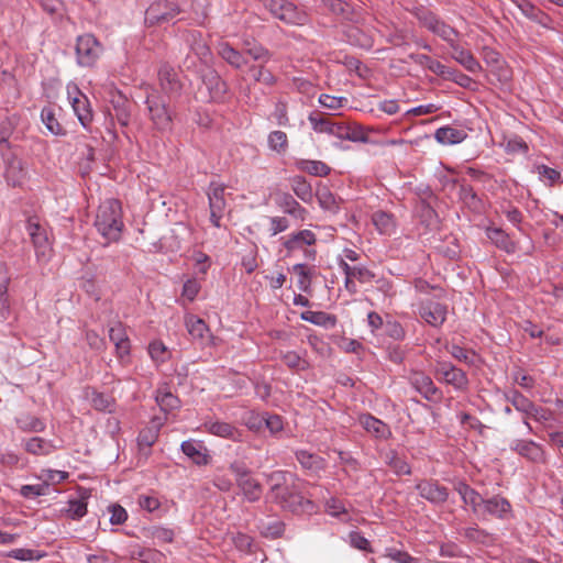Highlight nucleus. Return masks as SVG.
Instances as JSON below:
<instances>
[{"label": "nucleus", "instance_id": "nucleus-43", "mask_svg": "<svg viewBox=\"0 0 563 563\" xmlns=\"http://www.w3.org/2000/svg\"><path fill=\"white\" fill-rule=\"evenodd\" d=\"M411 58L417 63L418 65L428 68L430 71L438 76H446L450 73L448 71L446 67L441 64L440 62L431 58L428 55L424 54H418V55H411Z\"/></svg>", "mask_w": 563, "mask_h": 563}, {"label": "nucleus", "instance_id": "nucleus-55", "mask_svg": "<svg viewBox=\"0 0 563 563\" xmlns=\"http://www.w3.org/2000/svg\"><path fill=\"white\" fill-rule=\"evenodd\" d=\"M291 271L298 275V288L307 291L311 286V271L305 264H296Z\"/></svg>", "mask_w": 563, "mask_h": 563}, {"label": "nucleus", "instance_id": "nucleus-44", "mask_svg": "<svg viewBox=\"0 0 563 563\" xmlns=\"http://www.w3.org/2000/svg\"><path fill=\"white\" fill-rule=\"evenodd\" d=\"M349 42L362 48H371L373 46V38L369 34L361 30L358 26H351L346 31Z\"/></svg>", "mask_w": 563, "mask_h": 563}, {"label": "nucleus", "instance_id": "nucleus-47", "mask_svg": "<svg viewBox=\"0 0 563 563\" xmlns=\"http://www.w3.org/2000/svg\"><path fill=\"white\" fill-rule=\"evenodd\" d=\"M4 176L10 185H20L23 180V169L21 161L16 158L11 159L5 168Z\"/></svg>", "mask_w": 563, "mask_h": 563}, {"label": "nucleus", "instance_id": "nucleus-48", "mask_svg": "<svg viewBox=\"0 0 563 563\" xmlns=\"http://www.w3.org/2000/svg\"><path fill=\"white\" fill-rule=\"evenodd\" d=\"M41 118L47 130L54 135H64L65 130L55 117L52 108H44L41 112Z\"/></svg>", "mask_w": 563, "mask_h": 563}, {"label": "nucleus", "instance_id": "nucleus-7", "mask_svg": "<svg viewBox=\"0 0 563 563\" xmlns=\"http://www.w3.org/2000/svg\"><path fill=\"white\" fill-rule=\"evenodd\" d=\"M181 12L178 3L168 0H157L145 11L144 22L147 26L167 23Z\"/></svg>", "mask_w": 563, "mask_h": 563}, {"label": "nucleus", "instance_id": "nucleus-35", "mask_svg": "<svg viewBox=\"0 0 563 563\" xmlns=\"http://www.w3.org/2000/svg\"><path fill=\"white\" fill-rule=\"evenodd\" d=\"M488 239L499 249L506 251L507 253H514L516 251L515 242L509 238V235L499 228H488L487 231Z\"/></svg>", "mask_w": 563, "mask_h": 563}, {"label": "nucleus", "instance_id": "nucleus-24", "mask_svg": "<svg viewBox=\"0 0 563 563\" xmlns=\"http://www.w3.org/2000/svg\"><path fill=\"white\" fill-rule=\"evenodd\" d=\"M511 449L519 455L532 462H542L544 460V452L541 445L530 440H516Z\"/></svg>", "mask_w": 563, "mask_h": 563}, {"label": "nucleus", "instance_id": "nucleus-31", "mask_svg": "<svg viewBox=\"0 0 563 563\" xmlns=\"http://www.w3.org/2000/svg\"><path fill=\"white\" fill-rule=\"evenodd\" d=\"M452 47V57L461 64L466 70L471 73H477L482 69L478 60L473 56L470 51H466L457 45V42H454Z\"/></svg>", "mask_w": 563, "mask_h": 563}, {"label": "nucleus", "instance_id": "nucleus-22", "mask_svg": "<svg viewBox=\"0 0 563 563\" xmlns=\"http://www.w3.org/2000/svg\"><path fill=\"white\" fill-rule=\"evenodd\" d=\"M203 428L213 435L225 438L234 442L243 441V432L228 422L207 421L203 423Z\"/></svg>", "mask_w": 563, "mask_h": 563}, {"label": "nucleus", "instance_id": "nucleus-1", "mask_svg": "<svg viewBox=\"0 0 563 563\" xmlns=\"http://www.w3.org/2000/svg\"><path fill=\"white\" fill-rule=\"evenodd\" d=\"M268 498L294 514L311 512L313 503L302 495L301 482L291 473L275 471L267 475Z\"/></svg>", "mask_w": 563, "mask_h": 563}, {"label": "nucleus", "instance_id": "nucleus-36", "mask_svg": "<svg viewBox=\"0 0 563 563\" xmlns=\"http://www.w3.org/2000/svg\"><path fill=\"white\" fill-rule=\"evenodd\" d=\"M290 187L294 194L303 202L312 201L313 192L310 183L303 176H294L290 178Z\"/></svg>", "mask_w": 563, "mask_h": 563}, {"label": "nucleus", "instance_id": "nucleus-40", "mask_svg": "<svg viewBox=\"0 0 563 563\" xmlns=\"http://www.w3.org/2000/svg\"><path fill=\"white\" fill-rule=\"evenodd\" d=\"M156 402L165 412L177 409L180 405L179 399L166 386H162L156 391Z\"/></svg>", "mask_w": 563, "mask_h": 563}, {"label": "nucleus", "instance_id": "nucleus-56", "mask_svg": "<svg viewBox=\"0 0 563 563\" xmlns=\"http://www.w3.org/2000/svg\"><path fill=\"white\" fill-rule=\"evenodd\" d=\"M316 197L322 209L334 210L336 208V200L331 190L323 186L317 189Z\"/></svg>", "mask_w": 563, "mask_h": 563}, {"label": "nucleus", "instance_id": "nucleus-21", "mask_svg": "<svg viewBox=\"0 0 563 563\" xmlns=\"http://www.w3.org/2000/svg\"><path fill=\"white\" fill-rule=\"evenodd\" d=\"M511 511V505L505 497L500 495L493 496L485 499L479 516H492L499 519H505Z\"/></svg>", "mask_w": 563, "mask_h": 563}, {"label": "nucleus", "instance_id": "nucleus-3", "mask_svg": "<svg viewBox=\"0 0 563 563\" xmlns=\"http://www.w3.org/2000/svg\"><path fill=\"white\" fill-rule=\"evenodd\" d=\"M266 10L289 25H305L309 21L307 12L288 0H258Z\"/></svg>", "mask_w": 563, "mask_h": 563}, {"label": "nucleus", "instance_id": "nucleus-6", "mask_svg": "<svg viewBox=\"0 0 563 563\" xmlns=\"http://www.w3.org/2000/svg\"><path fill=\"white\" fill-rule=\"evenodd\" d=\"M26 230L35 249L38 262L46 263L52 256V243L47 230L35 218L27 220Z\"/></svg>", "mask_w": 563, "mask_h": 563}, {"label": "nucleus", "instance_id": "nucleus-41", "mask_svg": "<svg viewBox=\"0 0 563 563\" xmlns=\"http://www.w3.org/2000/svg\"><path fill=\"white\" fill-rule=\"evenodd\" d=\"M384 461L397 475H409L411 473V468L406 460L400 457L394 450L385 452Z\"/></svg>", "mask_w": 563, "mask_h": 563}, {"label": "nucleus", "instance_id": "nucleus-12", "mask_svg": "<svg viewBox=\"0 0 563 563\" xmlns=\"http://www.w3.org/2000/svg\"><path fill=\"white\" fill-rule=\"evenodd\" d=\"M185 325L192 340L198 341L200 345L214 346L218 344L217 338L211 334L208 324L201 318L187 314Z\"/></svg>", "mask_w": 563, "mask_h": 563}, {"label": "nucleus", "instance_id": "nucleus-32", "mask_svg": "<svg viewBox=\"0 0 563 563\" xmlns=\"http://www.w3.org/2000/svg\"><path fill=\"white\" fill-rule=\"evenodd\" d=\"M276 201L284 212L295 217L296 219L305 220V216L307 213L306 209L302 208L290 194L283 192L278 195Z\"/></svg>", "mask_w": 563, "mask_h": 563}, {"label": "nucleus", "instance_id": "nucleus-54", "mask_svg": "<svg viewBox=\"0 0 563 563\" xmlns=\"http://www.w3.org/2000/svg\"><path fill=\"white\" fill-rule=\"evenodd\" d=\"M515 4L525 16L532 21H540L543 16V12L528 0H516Z\"/></svg>", "mask_w": 563, "mask_h": 563}, {"label": "nucleus", "instance_id": "nucleus-38", "mask_svg": "<svg viewBox=\"0 0 563 563\" xmlns=\"http://www.w3.org/2000/svg\"><path fill=\"white\" fill-rule=\"evenodd\" d=\"M372 222L382 234H391L395 231L396 222L391 213L378 210L372 214Z\"/></svg>", "mask_w": 563, "mask_h": 563}, {"label": "nucleus", "instance_id": "nucleus-10", "mask_svg": "<svg viewBox=\"0 0 563 563\" xmlns=\"http://www.w3.org/2000/svg\"><path fill=\"white\" fill-rule=\"evenodd\" d=\"M224 191L225 186L217 181H211L207 191L210 208V221L216 228H220V221L227 209Z\"/></svg>", "mask_w": 563, "mask_h": 563}, {"label": "nucleus", "instance_id": "nucleus-52", "mask_svg": "<svg viewBox=\"0 0 563 563\" xmlns=\"http://www.w3.org/2000/svg\"><path fill=\"white\" fill-rule=\"evenodd\" d=\"M244 52L249 54L254 60H260L266 63L271 58V53L264 46L260 44H251L250 42H244Z\"/></svg>", "mask_w": 563, "mask_h": 563}, {"label": "nucleus", "instance_id": "nucleus-18", "mask_svg": "<svg viewBox=\"0 0 563 563\" xmlns=\"http://www.w3.org/2000/svg\"><path fill=\"white\" fill-rule=\"evenodd\" d=\"M308 120L314 132L327 133L339 139L343 122H334L327 114L318 111L311 112Z\"/></svg>", "mask_w": 563, "mask_h": 563}, {"label": "nucleus", "instance_id": "nucleus-20", "mask_svg": "<svg viewBox=\"0 0 563 563\" xmlns=\"http://www.w3.org/2000/svg\"><path fill=\"white\" fill-rule=\"evenodd\" d=\"M454 490L461 496L463 503L468 505L475 515L479 516L485 500L479 493L463 481L454 484Z\"/></svg>", "mask_w": 563, "mask_h": 563}, {"label": "nucleus", "instance_id": "nucleus-34", "mask_svg": "<svg viewBox=\"0 0 563 563\" xmlns=\"http://www.w3.org/2000/svg\"><path fill=\"white\" fill-rule=\"evenodd\" d=\"M162 426L163 421L161 422L159 419H153L151 424L140 431L137 437L139 445L150 449L156 442Z\"/></svg>", "mask_w": 563, "mask_h": 563}, {"label": "nucleus", "instance_id": "nucleus-5", "mask_svg": "<svg viewBox=\"0 0 563 563\" xmlns=\"http://www.w3.org/2000/svg\"><path fill=\"white\" fill-rule=\"evenodd\" d=\"M416 16L423 27L441 37L443 41L449 43L450 46L454 45V42H456L459 36V32L451 25L446 24L435 13L427 9H420L416 12Z\"/></svg>", "mask_w": 563, "mask_h": 563}, {"label": "nucleus", "instance_id": "nucleus-63", "mask_svg": "<svg viewBox=\"0 0 563 563\" xmlns=\"http://www.w3.org/2000/svg\"><path fill=\"white\" fill-rule=\"evenodd\" d=\"M527 418H532L548 427L547 423L553 419V412L547 408L533 405Z\"/></svg>", "mask_w": 563, "mask_h": 563}, {"label": "nucleus", "instance_id": "nucleus-46", "mask_svg": "<svg viewBox=\"0 0 563 563\" xmlns=\"http://www.w3.org/2000/svg\"><path fill=\"white\" fill-rule=\"evenodd\" d=\"M267 143H268V147L278 153V154H283L287 151L288 148V137H287V134L280 130H275V131H272L269 134H268V137H267Z\"/></svg>", "mask_w": 563, "mask_h": 563}, {"label": "nucleus", "instance_id": "nucleus-50", "mask_svg": "<svg viewBox=\"0 0 563 563\" xmlns=\"http://www.w3.org/2000/svg\"><path fill=\"white\" fill-rule=\"evenodd\" d=\"M8 556L19 561H38L45 558L46 553L31 549H13L9 552Z\"/></svg>", "mask_w": 563, "mask_h": 563}, {"label": "nucleus", "instance_id": "nucleus-37", "mask_svg": "<svg viewBox=\"0 0 563 563\" xmlns=\"http://www.w3.org/2000/svg\"><path fill=\"white\" fill-rule=\"evenodd\" d=\"M296 167L301 172L319 177H325L331 172L325 163L314 159H299L296 162Z\"/></svg>", "mask_w": 563, "mask_h": 563}, {"label": "nucleus", "instance_id": "nucleus-26", "mask_svg": "<svg viewBox=\"0 0 563 563\" xmlns=\"http://www.w3.org/2000/svg\"><path fill=\"white\" fill-rule=\"evenodd\" d=\"M360 424L372 435L377 439H388L391 435L389 427L382 420L372 415H361L358 418Z\"/></svg>", "mask_w": 563, "mask_h": 563}, {"label": "nucleus", "instance_id": "nucleus-4", "mask_svg": "<svg viewBox=\"0 0 563 563\" xmlns=\"http://www.w3.org/2000/svg\"><path fill=\"white\" fill-rule=\"evenodd\" d=\"M103 45L91 33H85L76 38V60L81 67H93L103 54Z\"/></svg>", "mask_w": 563, "mask_h": 563}, {"label": "nucleus", "instance_id": "nucleus-16", "mask_svg": "<svg viewBox=\"0 0 563 563\" xmlns=\"http://www.w3.org/2000/svg\"><path fill=\"white\" fill-rule=\"evenodd\" d=\"M412 387L420 393L427 400L433 401L441 397V391L434 385L433 380L422 372H412L409 377Z\"/></svg>", "mask_w": 563, "mask_h": 563}, {"label": "nucleus", "instance_id": "nucleus-42", "mask_svg": "<svg viewBox=\"0 0 563 563\" xmlns=\"http://www.w3.org/2000/svg\"><path fill=\"white\" fill-rule=\"evenodd\" d=\"M16 426L24 432H42L45 430V422L40 418L24 413L16 418Z\"/></svg>", "mask_w": 563, "mask_h": 563}, {"label": "nucleus", "instance_id": "nucleus-29", "mask_svg": "<svg viewBox=\"0 0 563 563\" xmlns=\"http://www.w3.org/2000/svg\"><path fill=\"white\" fill-rule=\"evenodd\" d=\"M236 485L245 500L250 503H255L261 499L263 494V487L261 483L255 477L252 476V474L246 478L239 481Z\"/></svg>", "mask_w": 563, "mask_h": 563}, {"label": "nucleus", "instance_id": "nucleus-53", "mask_svg": "<svg viewBox=\"0 0 563 563\" xmlns=\"http://www.w3.org/2000/svg\"><path fill=\"white\" fill-rule=\"evenodd\" d=\"M64 512L70 519H80L87 514V503L84 499L69 500Z\"/></svg>", "mask_w": 563, "mask_h": 563}, {"label": "nucleus", "instance_id": "nucleus-57", "mask_svg": "<svg viewBox=\"0 0 563 563\" xmlns=\"http://www.w3.org/2000/svg\"><path fill=\"white\" fill-rule=\"evenodd\" d=\"M508 400L516 408V410L525 413L526 417L529 415V412L532 409V406L534 405L530 399L525 397L519 391L511 393V395L508 396Z\"/></svg>", "mask_w": 563, "mask_h": 563}, {"label": "nucleus", "instance_id": "nucleus-49", "mask_svg": "<svg viewBox=\"0 0 563 563\" xmlns=\"http://www.w3.org/2000/svg\"><path fill=\"white\" fill-rule=\"evenodd\" d=\"M249 70L256 82H262L268 87H272L276 84V77L264 65H253L249 68Z\"/></svg>", "mask_w": 563, "mask_h": 563}, {"label": "nucleus", "instance_id": "nucleus-30", "mask_svg": "<svg viewBox=\"0 0 563 563\" xmlns=\"http://www.w3.org/2000/svg\"><path fill=\"white\" fill-rule=\"evenodd\" d=\"M467 134L464 130L450 125L439 128L434 133V139L443 145H453L461 143L466 139Z\"/></svg>", "mask_w": 563, "mask_h": 563}, {"label": "nucleus", "instance_id": "nucleus-33", "mask_svg": "<svg viewBox=\"0 0 563 563\" xmlns=\"http://www.w3.org/2000/svg\"><path fill=\"white\" fill-rule=\"evenodd\" d=\"M300 318L303 321L310 322L312 324L323 327V328H333L336 324V317L334 314L327 313L324 311H312L307 310L301 312Z\"/></svg>", "mask_w": 563, "mask_h": 563}, {"label": "nucleus", "instance_id": "nucleus-51", "mask_svg": "<svg viewBox=\"0 0 563 563\" xmlns=\"http://www.w3.org/2000/svg\"><path fill=\"white\" fill-rule=\"evenodd\" d=\"M448 351L454 358L465 363L466 365H474L477 358L476 354L473 351L466 350L456 344H452L448 349Z\"/></svg>", "mask_w": 563, "mask_h": 563}, {"label": "nucleus", "instance_id": "nucleus-59", "mask_svg": "<svg viewBox=\"0 0 563 563\" xmlns=\"http://www.w3.org/2000/svg\"><path fill=\"white\" fill-rule=\"evenodd\" d=\"M148 353L152 360L156 363H164L169 356L167 347L162 341L158 340L150 343Z\"/></svg>", "mask_w": 563, "mask_h": 563}, {"label": "nucleus", "instance_id": "nucleus-17", "mask_svg": "<svg viewBox=\"0 0 563 563\" xmlns=\"http://www.w3.org/2000/svg\"><path fill=\"white\" fill-rule=\"evenodd\" d=\"M202 82L208 89L211 100L218 102L224 100L228 86L214 69L209 68L202 74Z\"/></svg>", "mask_w": 563, "mask_h": 563}, {"label": "nucleus", "instance_id": "nucleus-58", "mask_svg": "<svg viewBox=\"0 0 563 563\" xmlns=\"http://www.w3.org/2000/svg\"><path fill=\"white\" fill-rule=\"evenodd\" d=\"M68 477V473L64 471L56 470H42L38 478L43 482L42 484H46V489L49 484H58L65 481Z\"/></svg>", "mask_w": 563, "mask_h": 563}, {"label": "nucleus", "instance_id": "nucleus-28", "mask_svg": "<svg viewBox=\"0 0 563 563\" xmlns=\"http://www.w3.org/2000/svg\"><path fill=\"white\" fill-rule=\"evenodd\" d=\"M217 53L223 60L235 69H241L247 63L243 54L231 46L228 42H220L217 45Z\"/></svg>", "mask_w": 563, "mask_h": 563}, {"label": "nucleus", "instance_id": "nucleus-60", "mask_svg": "<svg viewBox=\"0 0 563 563\" xmlns=\"http://www.w3.org/2000/svg\"><path fill=\"white\" fill-rule=\"evenodd\" d=\"M272 115L279 126H289L290 122L288 117V106L286 101L278 100L275 103Z\"/></svg>", "mask_w": 563, "mask_h": 563}, {"label": "nucleus", "instance_id": "nucleus-8", "mask_svg": "<svg viewBox=\"0 0 563 563\" xmlns=\"http://www.w3.org/2000/svg\"><path fill=\"white\" fill-rule=\"evenodd\" d=\"M146 104L154 126L159 131L172 128V115L166 107V101L157 92L153 91L146 97Z\"/></svg>", "mask_w": 563, "mask_h": 563}, {"label": "nucleus", "instance_id": "nucleus-23", "mask_svg": "<svg viewBox=\"0 0 563 563\" xmlns=\"http://www.w3.org/2000/svg\"><path fill=\"white\" fill-rule=\"evenodd\" d=\"M295 455L301 467L313 475L320 476L327 468V461L323 457L307 450H298Z\"/></svg>", "mask_w": 563, "mask_h": 563}, {"label": "nucleus", "instance_id": "nucleus-9", "mask_svg": "<svg viewBox=\"0 0 563 563\" xmlns=\"http://www.w3.org/2000/svg\"><path fill=\"white\" fill-rule=\"evenodd\" d=\"M67 97L79 122L88 129L93 118L88 97L75 84L67 85Z\"/></svg>", "mask_w": 563, "mask_h": 563}, {"label": "nucleus", "instance_id": "nucleus-2", "mask_svg": "<svg viewBox=\"0 0 563 563\" xmlns=\"http://www.w3.org/2000/svg\"><path fill=\"white\" fill-rule=\"evenodd\" d=\"M93 225L108 243L119 241L124 227L119 200L107 199L100 203Z\"/></svg>", "mask_w": 563, "mask_h": 563}, {"label": "nucleus", "instance_id": "nucleus-45", "mask_svg": "<svg viewBox=\"0 0 563 563\" xmlns=\"http://www.w3.org/2000/svg\"><path fill=\"white\" fill-rule=\"evenodd\" d=\"M190 49L195 53L200 60L207 62L210 56V48L202 40L200 32H192L190 34Z\"/></svg>", "mask_w": 563, "mask_h": 563}, {"label": "nucleus", "instance_id": "nucleus-39", "mask_svg": "<svg viewBox=\"0 0 563 563\" xmlns=\"http://www.w3.org/2000/svg\"><path fill=\"white\" fill-rule=\"evenodd\" d=\"M86 395L96 410L109 412L112 411L114 399L111 396L99 393L93 388L88 389Z\"/></svg>", "mask_w": 563, "mask_h": 563}, {"label": "nucleus", "instance_id": "nucleus-14", "mask_svg": "<svg viewBox=\"0 0 563 563\" xmlns=\"http://www.w3.org/2000/svg\"><path fill=\"white\" fill-rule=\"evenodd\" d=\"M419 495L433 505H442L449 498V489L438 481L422 479L417 483Z\"/></svg>", "mask_w": 563, "mask_h": 563}, {"label": "nucleus", "instance_id": "nucleus-61", "mask_svg": "<svg viewBox=\"0 0 563 563\" xmlns=\"http://www.w3.org/2000/svg\"><path fill=\"white\" fill-rule=\"evenodd\" d=\"M501 212L505 214L507 220L511 222L520 232L523 231L521 227L523 216L518 208L511 206L510 203L501 206Z\"/></svg>", "mask_w": 563, "mask_h": 563}, {"label": "nucleus", "instance_id": "nucleus-64", "mask_svg": "<svg viewBox=\"0 0 563 563\" xmlns=\"http://www.w3.org/2000/svg\"><path fill=\"white\" fill-rule=\"evenodd\" d=\"M151 536L155 544L170 543L174 540V531L163 527L153 528Z\"/></svg>", "mask_w": 563, "mask_h": 563}, {"label": "nucleus", "instance_id": "nucleus-25", "mask_svg": "<svg viewBox=\"0 0 563 563\" xmlns=\"http://www.w3.org/2000/svg\"><path fill=\"white\" fill-rule=\"evenodd\" d=\"M420 316L427 323L438 327L445 320L446 308L439 302L428 301L420 307Z\"/></svg>", "mask_w": 563, "mask_h": 563}, {"label": "nucleus", "instance_id": "nucleus-19", "mask_svg": "<svg viewBox=\"0 0 563 563\" xmlns=\"http://www.w3.org/2000/svg\"><path fill=\"white\" fill-rule=\"evenodd\" d=\"M183 453L192 461L196 465H208L211 456L208 453V449L201 441L187 440L180 445Z\"/></svg>", "mask_w": 563, "mask_h": 563}, {"label": "nucleus", "instance_id": "nucleus-27", "mask_svg": "<svg viewBox=\"0 0 563 563\" xmlns=\"http://www.w3.org/2000/svg\"><path fill=\"white\" fill-rule=\"evenodd\" d=\"M24 450L32 455L46 456L57 450V445L52 440L33 437L24 441Z\"/></svg>", "mask_w": 563, "mask_h": 563}, {"label": "nucleus", "instance_id": "nucleus-15", "mask_svg": "<svg viewBox=\"0 0 563 563\" xmlns=\"http://www.w3.org/2000/svg\"><path fill=\"white\" fill-rule=\"evenodd\" d=\"M159 85L162 90L169 97L175 98L180 95L183 85L178 71L169 65H163L158 71Z\"/></svg>", "mask_w": 563, "mask_h": 563}, {"label": "nucleus", "instance_id": "nucleus-62", "mask_svg": "<svg viewBox=\"0 0 563 563\" xmlns=\"http://www.w3.org/2000/svg\"><path fill=\"white\" fill-rule=\"evenodd\" d=\"M385 556L396 563H419L417 558H413L406 551H401L395 548L387 549Z\"/></svg>", "mask_w": 563, "mask_h": 563}, {"label": "nucleus", "instance_id": "nucleus-13", "mask_svg": "<svg viewBox=\"0 0 563 563\" xmlns=\"http://www.w3.org/2000/svg\"><path fill=\"white\" fill-rule=\"evenodd\" d=\"M435 377L449 385H452L455 389H465L468 385L466 374L446 362H438L435 366Z\"/></svg>", "mask_w": 563, "mask_h": 563}, {"label": "nucleus", "instance_id": "nucleus-11", "mask_svg": "<svg viewBox=\"0 0 563 563\" xmlns=\"http://www.w3.org/2000/svg\"><path fill=\"white\" fill-rule=\"evenodd\" d=\"M316 234L312 231L305 229L289 235L284 240L283 245L287 250V256H291L296 251L301 250L307 258L314 260L316 250L307 249V246H311L316 244Z\"/></svg>", "mask_w": 563, "mask_h": 563}]
</instances>
